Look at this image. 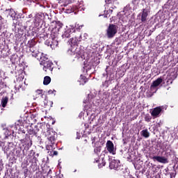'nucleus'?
Here are the masks:
<instances>
[{
	"instance_id": "nucleus-14",
	"label": "nucleus",
	"mask_w": 178,
	"mask_h": 178,
	"mask_svg": "<svg viewBox=\"0 0 178 178\" xmlns=\"http://www.w3.org/2000/svg\"><path fill=\"white\" fill-rule=\"evenodd\" d=\"M9 102V97H3L1 99V105L2 108H6V106L8 105V102Z\"/></svg>"
},
{
	"instance_id": "nucleus-2",
	"label": "nucleus",
	"mask_w": 178,
	"mask_h": 178,
	"mask_svg": "<svg viewBox=\"0 0 178 178\" xmlns=\"http://www.w3.org/2000/svg\"><path fill=\"white\" fill-rule=\"evenodd\" d=\"M118 29H119V27H118L117 25L110 24L106 29V37L113 38V37L118 34Z\"/></svg>"
},
{
	"instance_id": "nucleus-29",
	"label": "nucleus",
	"mask_w": 178,
	"mask_h": 178,
	"mask_svg": "<svg viewBox=\"0 0 178 178\" xmlns=\"http://www.w3.org/2000/svg\"><path fill=\"white\" fill-rule=\"evenodd\" d=\"M94 152H95V154H99V152H101V147H96L94 149Z\"/></svg>"
},
{
	"instance_id": "nucleus-4",
	"label": "nucleus",
	"mask_w": 178,
	"mask_h": 178,
	"mask_svg": "<svg viewBox=\"0 0 178 178\" xmlns=\"http://www.w3.org/2000/svg\"><path fill=\"white\" fill-rule=\"evenodd\" d=\"M149 11L147 8H143L142 12H140L137 17L142 22V23H147V20L148 19V14Z\"/></svg>"
},
{
	"instance_id": "nucleus-43",
	"label": "nucleus",
	"mask_w": 178,
	"mask_h": 178,
	"mask_svg": "<svg viewBox=\"0 0 178 178\" xmlns=\"http://www.w3.org/2000/svg\"><path fill=\"white\" fill-rule=\"evenodd\" d=\"M56 178H60V176L58 175V176L56 177Z\"/></svg>"
},
{
	"instance_id": "nucleus-36",
	"label": "nucleus",
	"mask_w": 178,
	"mask_h": 178,
	"mask_svg": "<svg viewBox=\"0 0 178 178\" xmlns=\"http://www.w3.org/2000/svg\"><path fill=\"white\" fill-rule=\"evenodd\" d=\"M49 94H54V91L52 90H50L48 91Z\"/></svg>"
},
{
	"instance_id": "nucleus-41",
	"label": "nucleus",
	"mask_w": 178,
	"mask_h": 178,
	"mask_svg": "<svg viewBox=\"0 0 178 178\" xmlns=\"http://www.w3.org/2000/svg\"><path fill=\"white\" fill-rule=\"evenodd\" d=\"M36 156H40V154H39V153H37V154H36Z\"/></svg>"
},
{
	"instance_id": "nucleus-40",
	"label": "nucleus",
	"mask_w": 178,
	"mask_h": 178,
	"mask_svg": "<svg viewBox=\"0 0 178 178\" xmlns=\"http://www.w3.org/2000/svg\"><path fill=\"white\" fill-rule=\"evenodd\" d=\"M109 12H111V13L113 12V10H111V9H109Z\"/></svg>"
},
{
	"instance_id": "nucleus-26",
	"label": "nucleus",
	"mask_w": 178,
	"mask_h": 178,
	"mask_svg": "<svg viewBox=\"0 0 178 178\" xmlns=\"http://www.w3.org/2000/svg\"><path fill=\"white\" fill-rule=\"evenodd\" d=\"M54 149H52V151H49L48 154L50 156H55L56 155H58V152L57 151H54Z\"/></svg>"
},
{
	"instance_id": "nucleus-11",
	"label": "nucleus",
	"mask_w": 178,
	"mask_h": 178,
	"mask_svg": "<svg viewBox=\"0 0 178 178\" xmlns=\"http://www.w3.org/2000/svg\"><path fill=\"white\" fill-rule=\"evenodd\" d=\"M177 78V74L176 72H170L167 77V84H172L173 81Z\"/></svg>"
},
{
	"instance_id": "nucleus-5",
	"label": "nucleus",
	"mask_w": 178,
	"mask_h": 178,
	"mask_svg": "<svg viewBox=\"0 0 178 178\" xmlns=\"http://www.w3.org/2000/svg\"><path fill=\"white\" fill-rule=\"evenodd\" d=\"M25 136V138L21 139L20 141L25 145L24 149L29 150L31 147V145H33V140L30 138V136H29L28 134H26Z\"/></svg>"
},
{
	"instance_id": "nucleus-15",
	"label": "nucleus",
	"mask_w": 178,
	"mask_h": 178,
	"mask_svg": "<svg viewBox=\"0 0 178 178\" xmlns=\"http://www.w3.org/2000/svg\"><path fill=\"white\" fill-rule=\"evenodd\" d=\"M34 22L36 24L41 23V22H42V15L36 14L34 17Z\"/></svg>"
},
{
	"instance_id": "nucleus-8",
	"label": "nucleus",
	"mask_w": 178,
	"mask_h": 178,
	"mask_svg": "<svg viewBox=\"0 0 178 178\" xmlns=\"http://www.w3.org/2000/svg\"><path fill=\"white\" fill-rule=\"evenodd\" d=\"M106 148L110 154H112L113 155L116 154V151L115 150V145H113V142H112V140H107L106 143Z\"/></svg>"
},
{
	"instance_id": "nucleus-28",
	"label": "nucleus",
	"mask_w": 178,
	"mask_h": 178,
	"mask_svg": "<svg viewBox=\"0 0 178 178\" xmlns=\"http://www.w3.org/2000/svg\"><path fill=\"white\" fill-rule=\"evenodd\" d=\"M35 45V40H31L29 42V48H33Z\"/></svg>"
},
{
	"instance_id": "nucleus-30",
	"label": "nucleus",
	"mask_w": 178,
	"mask_h": 178,
	"mask_svg": "<svg viewBox=\"0 0 178 178\" xmlns=\"http://www.w3.org/2000/svg\"><path fill=\"white\" fill-rule=\"evenodd\" d=\"M15 154L18 158H20L22 155V149L16 150Z\"/></svg>"
},
{
	"instance_id": "nucleus-46",
	"label": "nucleus",
	"mask_w": 178,
	"mask_h": 178,
	"mask_svg": "<svg viewBox=\"0 0 178 178\" xmlns=\"http://www.w3.org/2000/svg\"><path fill=\"white\" fill-rule=\"evenodd\" d=\"M170 177L172 178V174H170Z\"/></svg>"
},
{
	"instance_id": "nucleus-7",
	"label": "nucleus",
	"mask_w": 178,
	"mask_h": 178,
	"mask_svg": "<svg viewBox=\"0 0 178 178\" xmlns=\"http://www.w3.org/2000/svg\"><path fill=\"white\" fill-rule=\"evenodd\" d=\"M42 63H43V70L44 72H52L54 70V67H52L54 63L50 60L42 61Z\"/></svg>"
},
{
	"instance_id": "nucleus-37",
	"label": "nucleus",
	"mask_w": 178,
	"mask_h": 178,
	"mask_svg": "<svg viewBox=\"0 0 178 178\" xmlns=\"http://www.w3.org/2000/svg\"><path fill=\"white\" fill-rule=\"evenodd\" d=\"M5 149L6 151V152H8V151H9L10 148H9V146H8V147H5Z\"/></svg>"
},
{
	"instance_id": "nucleus-39",
	"label": "nucleus",
	"mask_w": 178,
	"mask_h": 178,
	"mask_svg": "<svg viewBox=\"0 0 178 178\" xmlns=\"http://www.w3.org/2000/svg\"><path fill=\"white\" fill-rule=\"evenodd\" d=\"M22 133L23 134H26V131H25L24 129H23V130L22 131Z\"/></svg>"
},
{
	"instance_id": "nucleus-1",
	"label": "nucleus",
	"mask_w": 178,
	"mask_h": 178,
	"mask_svg": "<svg viewBox=\"0 0 178 178\" xmlns=\"http://www.w3.org/2000/svg\"><path fill=\"white\" fill-rule=\"evenodd\" d=\"M46 136L49 141L51 143V145H47L46 146V149L47 151L54 149L55 147H54V145H55V141H56V137H58V134L54 130L49 129L47 131Z\"/></svg>"
},
{
	"instance_id": "nucleus-23",
	"label": "nucleus",
	"mask_w": 178,
	"mask_h": 178,
	"mask_svg": "<svg viewBox=\"0 0 178 178\" xmlns=\"http://www.w3.org/2000/svg\"><path fill=\"white\" fill-rule=\"evenodd\" d=\"M8 86L3 79H0V91L1 90H3V88H6Z\"/></svg>"
},
{
	"instance_id": "nucleus-42",
	"label": "nucleus",
	"mask_w": 178,
	"mask_h": 178,
	"mask_svg": "<svg viewBox=\"0 0 178 178\" xmlns=\"http://www.w3.org/2000/svg\"><path fill=\"white\" fill-rule=\"evenodd\" d=\"M157 126H158L159 127H161V124H157Z\"/></svg>"
},
{
	"instance_id": "nucleus-20",
	"label": "nucleus",
	"mask_w": 178,
	"mask_h": 178,
	"mask_svg": "<svg viewBox=\"0 0 178 178\" xmlns=\"http://www.w3.org/2000/svg\"><path fill=\"white\" fill-rule=\"evenodd\" d=\"M140 134L143 137H145V138H148V137H149V132H148V129L141 131Z\"/></svg>"
},
{
	"instance_id": "nucleus-10",
	"label": "nucleus",
	"mask_w": 178,
	"mask_h": 178,
	"mask_svg": "<svg viewBox=\"0 0 178 178\" xmlns=\"http://www.w3.org/2000/svg\"><path fill=\"white\" fill-rule=\"evenodd\" d=\"M119 163H120V161L119 160H111L109 164L110 169H115V170H119V169H120V165H119Z\"/></svg>"
},
{
	"instance_id": "nucleus-16",
	"label": "nucleus",
	"mask_w": 178,
	"mask_h": 178,
	"mask_svg": "<svg viewBox=\"0 0 178 178\" xmlns=\"http://www.w3.org/2000/svg\"><path fill=\"white\" fill-rule=\"evenodd\" d=\"M50 39H58V32L56 29H53L50 34Z\"/></svg>"
},
{
	"instance_id": "nucleus-24",
	"label": "nucleus",
	"mask_w": 178,
	"mask_h": 178,
	"mask_svg": "<svg viewBox=\"0 0 178 178\" xmlns=\"http://www.w3.org/2000/svg\"><path fill=\"white\" fill-rule=\"evenodd\" d=\"M81 80L80 82L82 83L83 85L86 84L88 81V79L84 75H81Z\"/></svg>"
},
{
	"instance_id": "nucleus-38",
	"label": "nucleus",
	"mask_w": 178,
	"mask_h": 178,
	"mask_svg": "<svg viewBox=\"0 0 178 178\" xmlns=\"http://www.w3.org/2000/svg\"><path fill=\"white\" fill-rule=\"evenodd\" d=\"M31 2H38V1H40V0H31Z\"/></svg>"
},
{
	"instance_id": "nucleus-19",
	"label": "nucleus",
	"mask_w": 178,
	"mask_h": 178,
	"mask_svg": "<svg viewBox=\"0 0 178 178\" xmlns=\"http://www.w3.org/2000/svg\"><path fill=\"white\" fill-rule=\"evenodd\" d=\"M70 43L72 47H74L75 45L79 44V39L76 37L72 38L70 39Z\"/></svg>"
},
{
	"instance_id": "nucleus-45",
	"label": "nucleus",
	"mask_w": 178,
	"mask_h": 178,
	"mask_svg": "<svg viewBox=\"0 0 178 178\" xmlns=\"http://www.w3.org/2000/svg\"><path fill=\"white\" fill-rule=\"evenodd\" d=\"M94 141H95V140L93 139L92 143H94Z\"/></svg>"
},
{
	"instance_id": "nucleus-25",
	"label": "nucleus",
	"mask_w": 178,
	"mask_h": 178,
	"mask_svg": "<svg viewBox=\"0 0 178 178\" xmlns=\"http://www.w3.org/2000/svg\"><path fill=\"white\" fill-rule=\"evenodd\" d=\"M152 120V117L149 114H146L145 115V121L147 122V123H149L151 120Z\"/></svg>"
},
{
	"instance_id": "nucleus-33",
	"label": "nucleus",
	"mask_w": 178,
	"mask_h": 178,
	"mask_svg": "<svg viewBox=\"0 0 178 178\" xmlns=\"http://www.w3.org/2000/svg\"><path fill=\"white\" fill-rule=\"evenodd\" d=\"M105 2L107 4L112 3V0H105Z\"/></svg>"
},
{
	"instance_id": "nucleus-17",
	"label": "nucleus",
	"mask_w": 178,
	"mask_h": 178,
	"mask_svg": "<svg viewBox=\"0 0 178 178\" xmlns=\"http://www.w3.org/2000/svg\"><path fill=\"white\" fill-rule=\"evenodd\" d=\"M62 27H63V24L62 22H60V21H57L56 22V26L54 28L56 29V31H59V30H60L62 29Z\"/></svg>"
},
{
	"instance_id": "nucleus-12",
	"label": "nucleus",
	"mask_w": 178,
	"mask_h": 178,
	"mask_svg": "<svg viewBox=\"0 0 178 178\" xmlns=\"http://www.w3.org/2000/svg\"><path fill=\"white\" fill-rule=\"evenodd\" d=\"M152 159H153V161H157V162H159L160 163H168V162H169L168 159L160 156H154Z\"/></svg>"
},
{
	"instance_id": "nucleus-31",
	"label": "nucleus",
	"mask_w": 178,
	"mask_h": 178,
	"mask_svg": "<svg viewBox=\"0 0 178 178\" xmlns=\"http://www.w3.org/2000/svg\"><path fill=\"white\" fill-rule=\"evenodd\" d=\"M105 165H106V163L105 162V161H104V159H102V163L99 164V168H104Z\"/></svg>"
},
{
	"instance_id": "nucleus-21",
	"label": "nucleus",
	"mask_w": 178,
	"mask_h": 178,
	"mask_svg": "<svg viewBox=\"0 0 178 178\" xmlns=\"http://www.w3.org/2000/svg\"><path fill=\"white\" fill-rule=\"evenodd\" d=\"M70 34H72V29H67L63 36L65 37V38H70Z\"/></svg>"
},
{
	"instance_id": "nucleus-9",
	"label": "nucleus",
	"mask_w": 178,
	"mask_h": 178,
	"mask_svg": "<svg viewBox=\"0 0 178 178\" xmlns=\"http://www.w3.org/2000/svg\"><path fill=\"white\" fill-rule=\"evenodd\" d=\"M163 81V79L161 78H159L156 80L154 81L150 86L151 91H153L154 92H156L158 91V89H156V87H158Z\"/></svg>"
},
{
	"instance_id": "nucleus-22",
	"label": "nucleus",
	"mask_w": 178,
	"mask_h": 178,
	"mask_svg": "<svg viewBox=\"0 0 178 178\" xmlns=\"http://www.w3.org/2000/svg\"><path fill=\"white\" fill-rule=\"evenodd\" d=\"M51 83V77L49 76H46L44 78L43 84L44 86H48Z\"/></svg>"
},
{
	"instance_id": "nucleus-44",
	"label": "nucleus",
	"mask_w": 178,
	"mask_h": 178,
	"mask_svg": "<svg viewBox=\"0 0 178 178\" xmlns=\"http://www.w3.org/2000/svg\"><path fill=\"white\" fill-rule=\"evenodd\" d=\"M137 1H140V0H134L135 2H137Z\"/></svg>"
},
{
	"instance_id": "nucleus-13",
	"label": "nucleus",
	"mask_w": 178,
	"mask_h": 178,
	"mask_svg": "<svg viewBox=\"0 0 178 178\" xmlns=\"http://www.w3.org/2000/svg\"><path fill=\"white\" fill-rule=\"evenodd\" d=\"M161 112H162V108L159 106L156 107L152 111L151 115L153 116V118H159V115H161Z\"/></svg>"
},
{
	"instance_id": "nucleus-27",
	"label": "nucleus",
	"mask_w": 178,
	"mask_h": 178,
	"mask_svg": "<svg viewBox=\"0 0 178 178\" xmlns=\"http://www.w3.org/2000/svg\"><path fill=\"white\" fill-rule=\"evenodd\" d=\"M42 92H43L42 90H37L35 91V95H38V97H42L44 95Z\"/></svg>"
},
{
	"instance_id": "nucleus-35",
	"label": "nucleus",
	"mask_w": 178,
	"mask_h": 178,
	"mask_svg": "<svg viewBox=\"0 0 178 178\" xmlns=\"http://www.w3.org/2000/svg\"><path fill=\"white\" fill-rule=\"evenodd\" d=\"M128 9H129V7H124L123 12H124L126 13V12H127Z\"/></svg>"
},
{
	"instance_id": "nucleus-3",
	"label": "nucleus",
	"mask_w": 178,
	"mask_h": 178,
	"mask_svg": "<svg viewBox=\"0 0 178 178\" xmlns=\"http://www.w3.org/2000/svg\"><path fill=\"white\" fill-rule=\"evenodd\" d=\"M28 161H29L30 163H32L31 168H33V170H37V162H38V159L35 157V152L31 151V154L28 155Z\"/></svg>"
},
{
	"instance_id": "nucleus-32",
	"label": "nucleus",
	"mask_w": 178,
	"mask_h": 178,
	"mask_svg": "<svg viewBox=\"0 0 178 178\" xmlns=\"http://www.w3.org/2000/svg\"><path fill=\"white\" fill-rule=\"evenodd\" d=\"M75 29L76 30H81V29H83V25H81V26L77 25L75 26Z\"/></svg>"
},
{
	"instance_id": "nucleus-34",
	"label": "nucleus",
	"mask_w": 178,
	"mask_h": 178,
	"mask_svg": "<svg viewBox=\"0 0 178 178\" xmlns=\"http://www.w3.org/2000/svg\"><path fill=\"white\" fill-rule=\"evenodd\" d=\"M99 161V158L97 157V158H96V159H94V163H98V161Z\"/></svg>"
},
{
	"instance_id": "nucleus-18",
	"label": "nucleus",
	"mask_w": 178,
	"mask_h": 178,
	"mask_svg": "<svg viewBox=\"0 0 178 178\" xmlns=\"http://www.w3.org/2000/svg\"><path fill=\"white\" fill-rule=\"evenodd\" d=\"M27 131L28 134H30V136H35L37 135L38 131H35V129H34L32 127H29V128H28Z\"/></svg>"
},
{
	"instance_id": "nucleus-6",
	"label": "nucleus",
	"mask_w": 178,
	"mask_h": 178,
	"mask_svg": "<svg viewBox=\"0 0 178 178\" xmlns=\"http://www.w3.org/2000/svg\"><path fill=\"white\" fill-rule=\"evenodd\" d=\"M44 44L45 45H47V47H50L51 49H55V48L59 45V42L58 41V39L49 38L46 40Z\"/></svg>"
}]
</instances>
